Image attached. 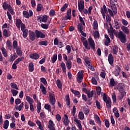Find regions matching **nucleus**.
<instances>
[{
  "label": "nucleus",
  "mask_w": 130,
  "mask_h": 130,
  "mask_svg": "<svg viewBox=\"0 0 130 130\" xmlns=\"http://www.w3.org/2000/svg\"><path fill=\"white\" fill-rule=\"evenodd\" d=\"M2 8L4 10V11H7L8 10L9 12L11 14V15H14L15 12H14V9H13V7L10 4H8L7 2H4L2 5Z\"/></svg>",
  "instance_id": "obj_1"
},
{
  "label": "nucleus",
  "mask_w": 130,
  "mask_h": 130,
  "mask_svg": "<svg viewBox=\"0 0 130 130\" xmlns=\"http://www.w3.org/2000/svg\"><path fill=\"white\" fill-rule=\"evenodd\" d=\"M49 103L51 105H52L53 109H55V95L52 93H49Z\"/></svg>",
  "instance_id": "obj_2"
},
{
  "label": "nucleus",
  "mask_w": 130,
  "mask_h": 130,
  "mask_svg": "<svg viewBox=\"0 0 130 130\" xmlns=\"http://www.w3.org/2000/svg\"><path fill=\"white\" fill-rule=\"evenodd\" d=\"M25 99L28 102V104H29V109L30 111L33 112V111H34V105L33 104V103H34V100H33V99L30 98L29 95H26Z\"/></svg>",
  "instance_id": "obj_3"
},
{
  "label": "nucleus",
  "mask_w": 130,
  "mask_h": 130,
  "mask_svg": "<svg viewBox=\"0 0 130 130\" xmlns=\"http://www.w3.org/2000/svg\"><path fill=\"white\" fill-rule=\"evenodd\" d=\"M116 37L119 38L122 43H125V40H126V36L124 34L122 31H120L115 35Z\"/></svg>",
  "instance_id": "obj_4"
},
{
  "label": "nucleus",
  "mask_w": 130,
  "mask_h": 130,
  "mask_svg": "<svg viewBox=\"0 0 130 130\" xmlns=\"http://www.w3.org/2000/svg\"><path fill=\"white\" fill-rule=\"evenodd\" d=\"M84 61H85V64L88 69H90L91 71H94L95 69H94V67H93V66L92 65V63H91V62H90V58L88 57H85L84 58Z\"/></svg>",
  "instance_id": "obj_5"
},
{
  "label": "nucleus",
  "mask_w": 130,
  "mask_h": 130,
  "mask_svg": "<svg viewBox=\"0 0 130 130\" xmlns=\"http://www.w3.org/2000/svg\"><path fill=\"white\" fill-rule=\"evenodd\" d=\"M76 78H77V80L78 83H82V81H83V79H84V71H80L78 73Z\"/></svg>",
  "instance_id": "obj_6"
},
{
  "label": "nucleus",
  "mask_w": 130,
  "mask_h": 130,
  "mask_svg": "<svg viewBox=\"0 0 130 130\" xmlns=\"http://www.w3.org/2000/svg\"><path fill=\"white\" fill-rule=\"evenodd\" d=\"M78 10L79 12L82 13L83 12V10L85 8V6L84 5V1L80 0L78 2Z\"/></svg>",
  "instance_id": "obj_7"
},
{
  "label": "nucleus",
  "mask_w": 130,
  "mask_h": 130,
  "mask_svg": "<svg viewBox=\"0 0 130 130\" xmlns=\"http://www.w3.org/2000/svg\"><path fill=\"white\" fill-rule=\"evenodd\" d=\"M101 13L103 16V19L105 20L106 14H107V8H106V6H105V5H103V8L101 9Z\"/></svg>",
  "instance_id": "obj_8"
},
{
  "label": "nucleus",
  "mask_w": 130,
  "mask_h": 130,
  "mask_svg": "<svg viewBox=\"0 0 130 130\" xmlns=\"http://www.w3.org/2000/svg\"><path fill=\"white\" fill-rule=\"evenodd\" d=\"M35 34L36 37L37 38V39L39 38H45V35L37 29L35 30Z\"/></svg>",
  "instance_id": "obj_9"
},
{
  "label": "nucleus",
  "mask_w": 130,
  "mask_h": 130,
  "mask_svg": "<svg viewBox=\"0 0 130 130\" xmlns=\"http://www.w3.org/2000/svg\"><path fill=\"white\" fill-rule=\"evenodd\" d=\"M120 71H121L120 67L117 65L115 67V69L114 70L113 74H114L116 77H118V76H119V74H120Z\"/></svg>",
  "instance_id": "obj_10"
},
{
  "label": "nucleus",
  "mask_w": 130,
  "mask_h": 130,
  "mask_svg": "<svg viewBox=\"0 0 130 130\" xmlns=\"http://www.w3.org/2000/svg\"><path fill=\"white\" fill-rule=\"evenodd\" d=\"M29 38L30 40L31 41H34L35 40V38L36 37V35H35V32L32 30L28 31Z\"/></svg>",
  "instance_id": "obj_11"
},
{
  "label": "nucleus",
  "mask_w": 130,
  "mask_h": 130,
  "mask_svg": "<svg viewBox=\"0 0 130 130\" xmlns=\"http://www.w3.org/2000/svg\"><path fill=\"white\" fill-rule=\"evenodd\" d=\"M74 121L76 122L77 127L79 128V130H82L83 129V127L82 126V123H81V120H79V119L77 118H75Z\"/></svg>",
  "instance_id": "obj_12"
},
{
  "label": "nucleus",
  "mask_w": 130,
  "mask_h": 130,
  "mask_svg": "<svg viewBox=\"0 0 130 130\" xmlns=\"http://www.w3.org/2000/svg\"><path fill=\"white\" fill-rule=\"evenodd\" d=\"M29 57L31 59H35L36 60L39 59L40 55L37 53H32L29 55Z\"/></svg>",
  "instance_id": "obj_13"
},
{
  "label": "nucleus",
  "mask_w": 130,
  "mask_h": 130,
  "mask_svg": "<svg viewBox=\"0 0 130 130\" xmlns=\"http://www.w3.org/2000/svg\"><path fill=\"white\" fill-rule=\"evenodd\" d=\"M47 19H48L47 15H44L41 17H39L38 21L40 23H41V22H43V23H46V22H47Z\"/></svg>",
  "instance_id": "obj_14"
},
{
  "label": "nucleus",
  "mask_w": 130,
  "mask_h": 130,
  "mask_svg": "<svg viewBox=\"0 0 130 130\" xmlns=\"http://www.w3.org/2000/svg\"><path fill=\"white\" fill-rule=\"evenodd\" d=\"M88 43L92 49L94 50L95 49V42H94V40H93V39L92 38H89L88 39Z\"/></svg>",
  "instance_id": "obj_15"
},
{
  "label": "nucleus",
  "mask_w": 130,
  "mask_h": 130,
  "mask_svg": "<svg viewBox=\"0 0 130 130\" xmlns=\"http://www.w3.org/2000/svg\"><path fill=\"white\" fill-rule=\"evenodd\" d=\"M62 122H63L65 125H68L70 122V120H69V117L67 114H64V116L62 119Z\"/></svg>",
  "instance_id": "obj_16"
},
{
  "label": "nucleus",
  "mask_w": 130,
  "mask_h": 130,
  "mask_svg": "<svg viewBox=\"0 0 130 130\" xmlns=\"http://www.w3.org/2000/svg\"><path fill=\"white\" fill-rule=\"evenodd\" d=\"M3 36L5 37H10V36H11V35H12V32H11V31H10V30H7L6 29H4L3 30Z\"/></svg>",
  "instance_id": "obj_17"
},
{
  "label": "nucleus",
  "mask_w": 130,
  "mask_h": 130,
  "mask_svg": "<svg viewBox=\"0 0 130 130\" xmlns=\"http://www.w3.org/2000/svg\"><path fill=\"white\" fill-rule=\"evenodd\" d=\"M36 123L37 124L38 126H39V129L44 130V125L43 124H42L40 120H37L36 121Z\"/></svg>",
  "instance_id": "obj_18"
},
{
  "label": "nucleus",
  "mask_w": 130,
  "mask_h": 130,
  "mask_svg": "<svg viewBox=\"0 0 130 130\" xmlns=\"http://www.w3.org/2000/svg\"><path fill=\"white\" fill-rule=\"evenodd\" d=\"M66 67L68 70H71L72 69V67L73 66V62H72V60H68L66 61Z\"/></svg>",
  "instance_id": "obj_19"
},
{
  "label": "nucleus",
  "mask_w": 130,
  "mask_h": 130,
  "mask_svg": "<svg viewBox=\"0 0 130 130\" xmlns=\"http://www.w3.org/2000/svg\"><path fill=\"white\" fill-rule=\"evenodd\" d=\"M108 60L109 61V63H110V64H113L114 58L113 55H112V54L110 53L109 54Z\"/></svg>",
  "instance_id": "obj_20"
},
{
  "label": "nucleus",
  "mask_w": 130,
  "mask_h": 130,
  "mask_svg": "<svg viewBox=\"0 0 130 130\" xmlns=\"http://www.w3.org/2000/svg\"><path fill=\"white\" fill-rule=\"evenodd\" d=\"M40 89H41V90L42 91V93L44 95L46 94V93H47V91H46V88H45L44 87V85H43V84L42 83L40 84Z\"/></svg>",
  "instance_id": "obj_21"
},
{
  "label": "nucleus",
  "mask_w": 130,
  "mask_h": 130,
  "mask_svg": "<svg viewBox=\"0 0 130 130\" xmlns=\"http://www.w3.org/2000/svg\"><path fill=\"white\" fill-rule=\"evenodd\" d=\"M6 47H7L9 50H12L13 46H12V43L10 40H8L6 42Z\"/></svg>",
  "instance_id": "obj_22"
},
{
  "label": "nucleus",
  "mask_w": 130,
  "mask_h": 130,
  "mask_svg": "<svg viewBox=\"0 0 130 130\" xmlns=\"http://www.w3.org/2000/svg\"><path fill=\"white\" fill-rule=\"evenodd\" d=\"M60 68L62 69L63 73L65 74L67 73V67H66V63L64 62H62L60 63Z\"/></svg>",
  "instance_id": "obj_23"
},
{
  "label": "nucleus",
  "mask_w": 130,
  "mask_h": 130,
  "mask_svg": "<svg viewBox=\"0 0 130 130\" xmlns=\"http://www.w3.org/2000/svg\"><path fill=\"white\" fill-rule=\"evenodd\" d=\"M23 107H24V103H21L19 106L17 105L15 106V108L16 110H18L19 111H21L22 110Z\"/></svg>",
  "instance_id": "obj_24"
},
{
  "label": "nucleus",
  "mask_w": 130,
  "mask_h": 130,
  "mask_svg": "<svg viewBox=\"0 0 130 130\" xmlns=\"http://www.w3.org/2000/svg\"><path fill=\"white\" fill-rule=\"evenodd\" d=\"M113 112L115 117H117V118H118V117H119V113H118V110L116 107H114L113 108Z\"/></svg>",
  "instance_id": "obj_25"
},
{
  "label": "nucleus",
  "mask_w": 130,
  "mask_h": 130,
  "mask_svg": "<svg viewBox=\"0 0 130 130\" xmlns=\"http://www.w3.org/2000/svg\"><path fill=\"white\" fill-rule=\"evenodd\" d=\"M116 85V82L114 81V79L113 78H111L110 79V82L109 84V87H114Z\"/></svg>",
  "instance_id": "obj_26"
},
{
  "label": "nucleus",
  "mask_w": 130,
  "mask_h": 130,
  "mask_svg": "<svg viewBox=\"0 0 130 130\" xmlns=\"http://www.w3.org/2000/svg\"><path fill=\"white\" fill-rule=\"evenodd\" d=\"M16 52L17 53V55L19 56H21L22 55V48L21 47L18 46L17 48H15Z\"/></svg>",
  "instance_id": "obj_27"
},
{
  "label": "nucleus",
  "mask_w": 130,
  "mask_h": 130,
  "mask_svg": "<svg viewBox=\"0 0 130 130\" xmlns=\"http://www.w3.org/2000/svg\"><path fill=\"white\" fill-rule=\"evenodd\" d=\"M106 103V105L107 107V108H111V99L110 98H108V100L106 102H105Z\"/></svg>",
  "instance_id": "obj_28"
},
{
  "label": "nucleus",
  "mask_w": 130,
  "mask_h": 130,
  "mask_svg": "<svg viewBox=\"0 0 130 130\" xmlns=\"http://www.w3.org/2000/svg\"><path fill=\"white\" fill-rule=\"evenodd\" d=\"M121 30L124 32V33H125V34H129V29L127 27L125 26H122L121 27Z\"/></svg>",
  "instance_id": "obj_29"
},
{
  "label": "nucleus",
  "mask_w": 130,
  "mask_h": 130,
  "mask_svg": "<svg viewBox=\"0 0 130 130\" xmlns=\"http://www.w3.org/2000/svg\"><path fill=\"white\" fill-rule=\"evenodd\" d=\"M22 24H23V23H22V20H21V19H18L16 20V25L18 29H20V26L22 25Z\"/></svg>",
  "instance_id": "obj_30"
},
{
  "label": "nucleus",
  "mask_w": 130,
  "mask_h": 130,
  "mask_svg": "<svg viewBox=\"0 0 130 130\" xmlns=\"http://www.w3.org/2000/svg\"><path fill=\"white\" fill-rule=\"evenodd\" d=\"M56 83L58 89L61 90L62 89V83H61V81L59 79H57Z\"/></svg>",
  "instance_id": "obj_31"
},
{
  "label": "nucleus",
  "mask_w": 130,
  "mask_h": 130,
  "mask_svg": "<svg viewBox=\"0 0 130 130\" xmlns=\"http://www.w3.org/2000/svg\"><path fill=\"white\" fill-rule=\"evenodd\" d=\"M1 49L2 52V54H3L5 57H7V56H8V51H7V49H6L5 47H2Z\"/></svg>",
  "instance_id": "obj_32"
},
{
  "label": "nucleus",
  "mask_w": 130,
  "mask_h": 130,
  "mask_svg": "<svg viewBox=\"0 0 130 130\" xmlns=\"http://www.w3.org/2000/svg\"><path fill=\"white\" fill-rule=\"evenodd\" d=\"M10 125V122H9V120H6L4 121V124H3V127L5 129H8V127H9V125Z\"/></svg>",
  "instance_id": "obj_33"
},
{
  "label": "nucleus",
  "mask_w": 130,
  "mask_h": 130,
  "mask_svg": "<svg viewBox=\"0 0 130 130\" xmlns=\"http://www.w3.org/2000/svg\"><path fill=\"white\" fill-rule=\"evenodd\" d=\"M66 102L67 106H70L71 104V100H70V95L69 94H67L66 96Z\"/></svg>",
  "instance_id": "obj_34"
},
{
  "label": "nucleus",
  "mask_w": 130,
  "mask_h": 130,
  "mask_svg": "<svg viewBox=\"0 0 130 130\" xmlns=\"http://www.w3.org/2000/svg\"><path fill=\"white\" fill-rule=\"evenodd\" d=\"M120 93L121 94V95L118 96V99L119 100H121V99H123V97H124L125 96V95H126V92H125V91L122 90V91H120Z\"/></svg>",
  "instance_id": "obj_35"
},
{
  "label": "nucleus",
  "mask_w": 130,
  "mask_h": 130,
  "mask_svg": "<svg viewBox=\"0 0 130 130\" xmlns=\"http://www.w3.org/2000/svg\"><path fill=\"white\" fill-rule=\"evenodd\" d=\"M94 118H95V121H96L97 123H98V124H99L100 125H101V120H100V117H99V116L95 114Z\"/></svg>",
  "instance_id": "obj_36"
},
{
  "label": "nucleus",
  "mask_w": 130,
  "mask_h": 130,
  "mask_svg": "<svg viewBox=\"0 0 130 130\" xmlns=\"http://www.w3.org/2000/svg\"><path fill=\"white\" fill-rule=\"evenodd\" d=\"M10 86L12 89H15V90H19L18 85L15 82H12L10 83Z\"/></svg>",
  "instance_id": "obj_37"
},
{
  "label": "nucleus",
  "mask_w": 130,
  "mask_h": 130,
  "mask_svg": "<svg viewBox=\"0 0 130 130\" xmlns=\"http://www.w3.org/2000/svg\"><path fill=\"white\" fill-rule=\"evenodd\" d=\"M83 112L85 115H87L90 112V109L89 107H85L83 108Z\"/></svg>",
  "instance_id": "obj_38"
},
{
  "label": "nucleus",
  "mask_w": 130,
  "mask_h": 130,
  "mask_svg": "<svg viewBox=\"0 0 130 130\" xmlns=\"http://www.w3.org/2000/svg\"><path fill=\"white\" fill-rule=\"evenodd\" d=\"M28 70L29 72H33L34 71V64L33 63H29L28 64Z\"/></svg>",
  "instance_id": "obj_39"
},
{
  "label": "nucleus",
  "mask_w": 130,
  "mask_h": 130,
  "mask_svg": "<svg viewBox=\"0 0 130 130\" xmlns=\"http://www.w3.org/2000/svg\"><path fill=\"white\" fill-rule=\"evenodd\" d=\"M44 108L46 110H48V111H51V106L48 104H46L44 106Z\"/></svg>",
  "instance_id": "obj_40"
},
{
  "label": "nucleus",
  "mask_w": 130,
  "mask_h": 130,
  "mask_svg": "<svg viewBox=\"0 0 130 130\" xmlns=\"http://www.w3.org/2000/svg\"><path fill=\"white\" fill-rule=\"evenodd\" d=\"M78 117L79 119L83 120L84 117V113L83 112H79L78 114Z\"/></svg>",
  "instance_id": "obj_41"
},
{
  "label": "nucleus",
  "mask_w": 130,
  "mask_h": 130,
  "mask_svg": "<svg viewBox=\"0 0 130 130\" xmlns=\"http://www.w3.org/2000/svg\"><path fill=\"white\" fill-rule=\"evenodd\" d=\"M57 59V55L56 54H54L53 55V56L51 57V60H52V63H54V62L56 61Z\"/></svg>",
  "instance_id": "obj_42"
},
{
  "label": "nucleus",
  "mask_w": 130,
  "mask_h": 130,
  "mask_svg": "<svg viewBox=\"0 0 130 130\" xmlns=\"http://www.w3.org/2000/svg\"><path fill=\"white\" fill-rule=\"evenodd\" d=\"M83 44L84 46H85V48H87V49H90V47L88 46L89 44V43H88V41H83Z\"/></svg>",
  "instance_id": "obj_43"
},
{
  "label": "nucleus",
  "mask_w": 130,
  "mask_h": 130,
  "mask_svg": "<svg viewBox=\"0 0 130 130\" xmlns=\"http://www.w3.org/2000/svg\"><path fill=\"white\" fill-rule=\"evenodd\" d=\"M23 15L24 17V18H26V19H29V12H27L26 11H23Z\"/></svg>",
  "instance_id": "obj_44"
},
{
  "label": "nucleus",
  "mask_w": 130,
  "mask_h": 130,
  "mask_svg": "<svg viewBox=\"0 0 130 130\" xmlns=\"http://www.w3.org/2000/svg\"><path fill=\"white\" fill-rule=\"evenodd\" d=\"M113 54H117L118 52V47L116 46H114L113 49Z\"/></svg>",
  "instance_id": "obj_45"
},
{
  "label": "nucleus",
  "mask_w": 130,
  "mask_h": 130,
  "mask_svg": "<svg viewBox=\"0 0 130 130\" xmlns=\"http://www.w3.org/2000/svg\"><path fill=\"white\" fill-rule=\"evenodd\" d=\"M22 32L23 38H27V36H28V29H25V30H23Z\"/></svg>",
  "instance_id": "obj_46"
},
{
  "label": "nucleus",
  "mask_w": 130,
  "mask_h": 130,
  "mask_svg": "<svg viewBox=\"0 0 130 130\" xmlns=\"http://www.w3.org/2000/svg\"><path fill=\"white\" fill-rule=\"evenodd\" d=\"M11 93H12L13 96H17L18 95V93H19V91L16 89H11Z\"/></svg>",
  "instance_id": "obj_47"
},
{
  "label": "nucleus",
  "mask_w": 130,
  "mask_h": 130,
  "mask_svg": "<svg viewBox=\"0 0 130 130\" xmlns=\"http://www.w3.org/2000/svg\"><path fill=\"white\" fill-rule=\"evenodd\" d=\"M43 8V6H42V4H38L37 7V12H40L41 10H42Z\"/></svg>",
  "instance_id": "obj_48"
},
{
  "label": "nucleus",
  "mask_w": 130,
  "mask_h": 130,
  "mask_svg": "<svg viewBox=\"0 0 130 130\" xmlns=\"http://www.w3.org/2000/svg\"><path fill=\"white\" fill-rule=\"evenodd\" d=\"M121 22L122 25H123L125 26H127V25H128V22H127V21H126V20L124 19H122Z\"/></svg>",
  "instance_id": "obj_49"
},
{
  "label": "nucleus",
  "mask_w": 130,
  "mask_h": 130,
  "mask_svg": "<svg viewBox=\"0 0 130 130\" xmlns=\"http://www.w3.org/2000/svg\"><path fill=\"white\" fill-rule=\"evenodd\" d=\"M48 44V42H47V40L42 41L39 42L40 45H44V46H46Z\"/></svg>",
  "instance_id": "obj_50"
},
{
  "label": "nucleus",
  "mask_w": 130,
  "mask_h": 130,
  "mask_svg": "<svg viewBox=\"0 0 130 130\" xmlns=\"http://www.w3.org/2000/svg\"><path fill=\"white\" fill-rule=\"evenodd\" d=\"M87 95L88 98H91V97H93V90L92 91H88V92L86 93Z\"/></svg>",
  "instance_id": "obj_51"
},
{
  "label": "nucleus",
  "mask_w": 130,
  "mask_h": 130,
  "mask_svg": "<svg viewBox=\"0 0 130 130\" xmlns=\"http://www.w3.org/2000/svg\"><path fill=\"white\" fill-rule=\"evenodd\" d=\"M40 80L41 83H42L44 85H47V81H46V79L44 77L41 78Z\"/></svg>",
  "instance_id": "obj_52"
},
{
  "label": "nucleus",
  "mask_w": 130,
  "mask_h": 130,
  "mask_svg": "<svg viewBox=\"0 0 130 130\" xmlns=\"http://www.w3.org/2000/svg\"><path fill=\"white\" fill-rule=\"evenodd\" d=\"M22 60H24V57H19L18 59H17L14 61V62L18 64L19 62H20V61H22Z\"/></svg>",
  "instance_id": "obj_53"
},
{
  "label": "nucleus",
  "mask_w": 130,
  "mask_h": 130,
  "mask_svg": "<svg viewBox=\"0 0 130 130\" xmlns=\"http://www.w3.org/2000/svg\"><path fill=\"white\" fill-rule=\"evenodd\" d=\"M13 47L14 49L17 48V47H19V46H18V42L17 41L15 40L13 41Z\"/></svg>",
  "instance_id": "obj_54"
},
{
  "label": "nucleus",
  "mask_w": 130,
  "mask_h": 130,
  "mask_svg": "<svg viewBox=\"0 0 130 130\" xmlns=\"http://www.w3.org/2000/svg\"><path fill=\"white\" fill-rule=\"evenodd\" d=\"M105 124L107 128H109V126H110V123L107 119H105Z\"/></svg>",
  "instance_id": "obj_55"
},
{
  "label": "nucleus",
  "mask_w": 130,
  "mask_h": 130,
  "mask_svg": "<svg viewBox=\"0 0 130 130\" xmlns=\"http://www.w3.org/2000/svg\"><path fill=\"white\" fill-rule=\"evenodd\" d=\"M78 29L79 32H81V31H83V24L79 23L78 25Z\"/></svg>",
  "instance_id": "obj_56"
},
{
  "label": "nucleus",
  "mask_w": 130,
  "mask_h": 130,
  "mask_svg": "<svg viewBox=\"0 0 130 130\" xmlns=\"http://www.w3.org/2000/svg\"><path fill=\"white\" fill-rule=\"evenodd\" d=\"M66 49L67 50L68 53H71V52L72 51V48H71V46L68 45L66 47Z\"/></svg>",
  "instance_id": "obj_57"
},
{
  "label": "nucleus",
  "mask_w": 130,
  "mask_h": 130,
  "mask_svg": "<svg viewBox=\"0 0 130 130\" xmlns=\"http://www.w3.org/2000/svg\"><path fill=\"white\" fill-rule=\"evenodd\" d=\"M93 36L95 39L99 38V36H100V35L99 34V31L97 30L94 31V32L93 33Z\"/></svg>",
  "instance_id": "obj_58"
},
{
  "label": "nucleus",
  "mask_w": 130,
  "mask_h": 130,
  "mask_svg": "<svg viewBox=\"0 0 130 130\" xmlns=\"http://www.w3.org/2000/svg\"><path fill=\"white\" fill-rule=\"evenodd\" d=\"M96 90L98 95H100V94H101V87L100 86H98L96 87Z\"/></svg>",
  "instance_id": "obj_59"
},
{
  "label": "nucleus",
  "mask_w": 130,
  "mask_h": 130,
  "mask_svg": "<svg viewBox=\"0 0 130 130\" xmlns=\"http://www.w3.org/2000/svg\"><path fill=\"white\" fill-rule=\"evenodd\" d=\"M112 98L114 103L116 102V95H115V93L114 92L112 93Z\"/></svg>",
  "instance_id": "obj_60"
},
{
  "label": "nucleus",
  "mask_w": 130,
  "mask_h": 130,
  "mask_svg": "<svg viewBox=\"0 0 130 130\" xmlns=\"http://www.w3.org/2000/svg\"><path fill=\"white\" fill-rule=\"evenodd\" d=\"M68 5L67 4H65L61 8V12H64L68 8Z\"/></svg>",
  "instance_id": "obj_61"
},
{
  "label": "nucleus",
  "mask_w": 130,
  "mask_h": 130,
  "mask_svg": "<svg viewBox=\"0 0 130 130\" xmlns=\"http://www.w3.org/2000/svg\"><path fill=\"white\" fill-rule=\"evenodd\" d=\"M55 15V11L54 10H51L49 12V15L51 17H53Z\"/></svg>",
  "instance_id": "obj_62"
},
{
  "label": "nucleus",
  "mask_w": 130,
  "mask_h": 130,
  "mask_svg": "<svg viewBox=\"0 0 130 130\" xmlns=\"http://www.w3.org/2000/svg\"><path fill=\"white\" fill-rule=\"evenodd\" d=\"M71 91L72 93H73V94H75V95H76L77 96H79L80 95V92L78 91L71 89Z\"/></svg>",
  "instance_id": "obj_63"
},
{
  "label": "nucleus",
  "mask_w": 130,
  "mask_h": 130,
  "mask_svg": "<svg viewBox=\"0 0 130 130\" xmlns=\"http://www.w3.org/2000/svg\"><path fill=\"white\" fill-rule=\"evenodd\" d=\"M41 26L43 29H48V24L42 23L41 24Z\"/></svg>",
  "instance_id": "obj_64"
}]
</instances>
